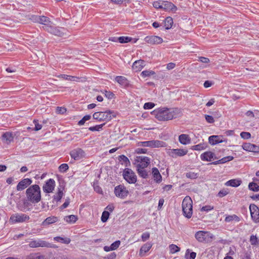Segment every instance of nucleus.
Listing matches in <instances>:
<instances>
[{"label": "nucleus", "instance_id": "nucleus-1", "mask_svg": "<svg viewBox=\"0 0 259 259\" xmlns=\"http://www.w3.org/2000/svg\"><path fill=\"white\" fill-rule=\"evenodd\" d=\"M152 114L159 121L171 120L176 117L174 110L167 108L154 110Z\"/></svg>", "mask_w": 259, "mask_h": 259}, {"label": "nucleus", "instance_id": "nucleus-2", "mask_svg": "<svg viewBox=\"0 0 259 259\" xmlns=\"http://www.w3.org/2000/svg\"><path fill=\"white\" fill-rule=\"evenodd\" d=\"M27 199L32 203H38L41 199L40 189L38 185H34L26 191Z\"/></svg>", "mask_w": 259, "mask_h": 259}, {"label": "nucleus", "instance_id": "nucleus-3", "mask_svg": "<svg viewBox=\"0 0 259 259\" xmlns=\"http://www.w3.org/2000/svg\"><path fill=\"white\" fill-rule=\"evenodd\" d=\"M93 117L98 121L107 122L110 121L113 117H116V115L113 111L107 110L104 112H96L93 114Z\"/></svg>", "mask_w": 259, "mask_h": 259}, {"label": "nucleus", "instance_id": "nucleus-4", "mask_svg": "<svg viewBox=\"0 0 259 259\" xmlns=\"http://www.w3.org/2000/svg\"><path fill=\"white\" fill-rule=\"evenodd\" d=\"M182 207L183 215L188 219L191 218L193 213V206L192 200L189 196H186L183 199Z\"/></svg>", "mask_w": 259, "mask_h": 259}, {"label": "nucleus", "instance_id": "nucleus-5", "mask_svg": "<svg viewBox=\"0 0 259 259\" xmlns=\"http://www.w3.org/2000/svg\"><path fill=\"white\" fill-rule=\"evenodd\" d=\"M195 237L200 242L208 243L212 241L213 235L209 232L199 231L196 233Z\"/></svg>", "mask_w": 259, "mask_h": 259}, {"label": "nucleus", "instance_id": "nucleus-6", "mask_svg": "<svg viewBox=\"0 0 259 259\" xmlns=\"http://www.w3.org/2000/svg\"><path fill=\"white\" fill-rule=\"evenodd\" d=\"M124 179L129 184H135L137 182V176L131 169L125 168L122 174Z\"/></svg>", "mask_w": 259, "mask_h": 259}, {"label": "nucleus", "instance_id": "nucleus-7", "mask_svg": "<svg viewBox=\"0 0 259 259\" xmlns=\"http://www.w3.org/2000/svg\"><path fill=\"white\" fill-rule=\"evenodd\" d=\"M139 144L140 146L149 147L151 148L164 147L166 146L165 142L159 140H151L141 142Z\"/></svg>", "mask_w": 259, "mask_h": 259}, {"label": "nucleus", "instance_id": "nucleus-8", "mask_svg": "<svg viewBox=\"0 0 259 259\" xmlns=\"http://www.w3.org/2000/svg\"><path fill=\"white\" fill-rule=\"evenodd\" d=\"M44 30L51 34L60 37L64 36V31L65 30L64 28L57 27L52 24H51L50 26H46V27H44Z\"/></svg>", "mask_w": 259, "mask_h": 259}, {"label": "nucleus", "instance_id": "nucleus-9", "mask_svg": "<svg viewBox=\"0 0 259 259\" xmlns=\"http://www.w3.org/2000/svg\"><path fill=\"white\" fill-rule=\"evenodd\" d=\"M29 219V217L25 214L17 213L11 216L10 221L13 223H23L27 222Z\"/></svg>", "mask_w": 259, "mask_h": 259}, {"label": "nucleus", "instance_id": "nucleus-10", "mask_svg": "<svg viewBox=\"0 0 259 259\" xmlns=\"http://www.w3.org/2000/svg\"><path fill=\"white\" fill-rule=\"evenodd\" d=\"M135 161L139 163L137 167L146 168L150 163V159L146 156H136Z\"/></svg>", "mask_w": 259, "mask_h": 259}, {"label": "nucleus", "instance_id": "nucleus-11", "mask_svg": "<svg viewBox=\"0 0 259 259\" xmlns=\"http://www.w3.org/2000/svg\"><path fill=\"white\" fill-rule=\"evenodd\" d=\"M114 193L116 196L123 199L127 196L128 191L124 186L119 185L115 187Z\"/></svg>", "mask_w": 259, "mask_h": 259}, {"label": "nucleus", "instance_id": "nucleus-12", "mask_svg": "<svg viewBox=\"0 0 259 259\" xmlns=\"http://www.w3.org/2000/svg\"><path fill=\"white\" fill-rule=\"evenodd\" d=\"M70 156L75 160H78L85 157V152L81 148H76L70 152Z\"/></svg>", "mask_w": 259, "mask_h": 259}, {"label": "nucleus", "instance_id": "nucleus-13", "mask_svg": "<svg viewBox=\"0 0 259 259\" xmlns=\"http://www.w3.org/2000/svg\"><path fill=\"white\" fill-rule=\"evenodd\" d=\"M55 182L54 179H49L44 184L42 187L43 191L47 193H50L54 190Z\"/></svg>", "mask_w": 259, "mask_h": 259}, {"label": "nucleus", "instance_id": "nucleus-14", "mask_svg": "<svg viewBox=\"0 0 259 259\" xmlns=\"http://www.w3.org/2000/svg\"><path fill=\"white\" fill-rule=\"evenodd\" d=\"M251 217L255 222H259V208L255 204H250L249 206Z\"/></svg>", "mask_w": 259, "mask_h": 259}, {"label": "nucleus", "instance_id": "nucleus-15", "mask_svg": "<svg viewBox=\"0 0 259 259\" xmlns=\"http://www.w3.org/2000/svg\"><path fill=\"white\" fill-rule=\"evenodd\" d=\"M145 40L150 45H157L163 42V39L161 37L155 35L147 36L145 38Z\"/></svg>", "mask_w": 259, "mask_h": 259}, {"label": "nucleus", "instance_id": "nucleus-16", "mask_svg": "<svg viewBox=\"0 0 259 259\" xmlns=\"http://www.w3.org/2000/svg\"><path fill=\"white\" fill-rule=\"evenodd\" d=\"M209 143L214 145L219 143L227 142V140L223 137V136H211L208 138Z\"/></svg>", "mask_w": 259, "mask_h": 259}, {"label": "nucleus", "instance_id": "nucleus-17", "mask_svg": "<svg viewBox=\"0 0 259 259\" xmlns=\"http://www.w3.org/2000/svg\"><path fill=\"white\" fill-rule=\"evenodd\" d=\"M161 6V9H163L166 11L176 12L177 10V8L175 5L168 1H162Z\"/></svg>", "mask_w": 259, "mask_h": 259}, {"label": "nucleus", "instance_id": "nucleus-18", "mask_svg": "<svg viewBox=\"0 0 259 259\" xmlns=\"http://www.w3.org/2000/svg\"><path fill=\"white\" fill-rule=\"evenodd\" d=\"M29 245L32 248H36L38 247H50V243L41 240H32L29 242Z\"/></svg>", "mask_w": 259, "mask_h": 259}, {"label": "nucleus", "instance_id": "nucleus-19", "mask_svg": "<svg viewBox=\"0 0 259 259\" xmlns=\"http://www.w3.org/2000/svg\"><path fill=\"white\" fill-rule=\"evenodd\" d=\"M32 181L30 179L26 178L19 182L17 186V191H22L29 186Z\"/></svg>", "mask_w": 259, "mask_h": 259}, {"label": "nucleus", "instance_id": "nucleus-20", "mask_svg": "<svg viewBox=\"0 0 259 259\" xmlns=\"http://www.w3.org/2000/svg\"><path fill=\"white\" fill-rule=\"evenodd\" d=\"M170 151L169 154L172 157L178 156H183L187 154L188 151L182 149H169Z\"/></svg>", "mask_w": 259, "mask_h": 259}, {"label": "nucleus", "instance_id": "nucleus-21", "mask_svg": "<svg viewBox=\"0 0 259 259\" xmlns=\"http://www.w3.org/2000/svg\"><path fill=\"white\" fill-rule=\"evenodd\" d=\"M242 148L246 151L253 152H259V146L250 143H244Z\"/></svg>", "mask_w": 259, "mask_h": 259}, {"label": "nucleus", "instance_id": "nucleus-22", "mask_svg": "<svg viewBox=\"0 0 259 259\" xmlns=\"http://www.w3.org/2000/svg\"><path fill=\"white\" fill-rule=\"evenodd\" d=\"M200 158L202 160L206 161H211L212 159H217L214 153L211 151H207L202 153L200 155Z\"/></svg>", "mask_w": 259, "mask_h": 259}, {"label": "nucleus", "instance_id": "nucleus-23", "mask_svg": "<svg viewBox=\"0 0 259 259\" xmlns=\"http://www.w3.org/2000/svg\"><path fill=\"white\" fill-rule=\"evenodd\" d=\"M64 188V186L63 185L60 184L59 187L57 189V193L53 196V202L54 201L58 202L61 200L64 194L63 192Z\"/></svg>", "mask_w": 259, "mask_h": 259}, {"label": "nucleus", "instance_id": "nucleus-24", "mask_svg": "<svg viewBox=\"0 0 259 259\" xmlns=\"http://www.w3.org/2000/svg\"><path fill=\"white\" fill-rule=\"evenodd\" d=\"M115 80L120 85L124 88H127L130 85L129 81L124 76H117L115 77Z\"/></svg>", "mask_w": 259, "mask_h": 259}, {"label": "nucleus", "instance_id": "nucleus-25", "mask_svg": "<svg viewBox=\"0 0 259 259\" xmlns=\"http://www.w3.org/2000/svg\"><path fill=\"white\" fill-rule=\"evenodd\" d=\"M145 66V62L143 60H139L135 61L133 65V69L135 71H139Z\"/></svg>", "mask_w": 259, "mask_h": 259}, {"label": "nucleus", "instance_id": "nucleus-26", "mask_svg": "<svg viewBox=\"0 0 259 259\" xmlns=\"http://www.w3.org/2000/svg\"><path fill=\"white\" fill-rule=\"evenodd\" d=\"M152 174L154 181L156 183H160L162 181V176L156 167L152 168Z\"/></svg>", "mask_w": 259, "mask_h": 259}, {"label": "nucleus", "instance_id": "nucleus-27", "mask_svg": "<svg viewBox=\"0 0 259 259\" xmlns=\"http://www.w3.org/2000/svg\"><path fill=\"white\" fill-rule=\"evenodd\" d=\"M152 244L150 242H147L144 244L141 247L139 251V255L140 256H143L144 254L147 252L150 248L152 247Z\"/></svg>", "mask_w": 259, "mask_h": 259}, {"label": "nucleus", "instance_id": "nucleus-28", "mask_svg": "<svg viewBox=\"0 0 259 259\" xmlns=\"http://www.w3.org/2000/svg\"><path fill=\"white\" fill-rule=\"evenodd\" d=\"M233 159H234V157H233L232 156H228L226 157H224L223 158H222L219 160L209 163L208 164V165H211V164L217 165L219 164H223L227 162L231 161Z\"/></svg>", "mask_w": 259, "mask_h": 259}, {"label": "nucleus", "instance_id": "nucleus-29", "mask_svg": "<svg viewBox=\"0 0 259 259\" xmlns=\"http://www.w3.org/2000/svg\"><path fill=\"white\" fill-rule=\"evenodd\" d=\"M2 140L7 143H10L13 141L14 137L13 134L10 132H6L2 135Z\"/></svg>", "mask_w": 259, "mask_h": 259}, {"label": "nucleus", "instance_id": "nucleus-30", "mask_svg": "<svg viewBox=\"0 0 259 259\" xmlns=\"http://www.w3.org/2000/svg\"><path fill=\"white\" fill-rule=\"evenodd\" d=\"M59 221L58 217H49L46 218L45 221L42 222V225L43 226H47L54 223H56Z\"/></svg>", "mask_w": 259, "mask_h": 259}, {"label": "nucleus", "instance_id": "nucleus-31", "mask_svg": "<svg viewBox=\"0 0 259 259\" xmlns=\"http://www.w3.org/2000/svg\"><path fill=\"white\" fill-rule=\"evenodd\" d=\"M179 142L183 144L187 145L190 143L191 140L188 135L182 134L179 137Z\"/></svg>", "mask_w": 259, "mask_h": 259}, {"label": "nucleus", "instance_id": "nucleus-32", "mask_svg": "<svg viewBox=\"0 0 259 259\" xmlns=\"http://www.w3.org/2000/svg\"><path fill=\"white\" fill-rule=\"evenodd\" d=\"M145 168L137 167V171L139 176L143 179H147L149 176V172Z\"/></svg>", "mask_w": 259, "mask_h": 259}, {"label": "nucleus", "instance_id": "nucleus-33", "mask_svg": "<svg viewBox=\"0 0 259 259\" xmlns=\"http://www.w3.org/2000/svg\"><path fill=\"white\" fill-rule=\"evenodd\" d=\"M164 25L162 27V29L165 28V29H169L171 28L173 24V19L170 17H166L164 21Z\"/></svg>", "mask_w": 259, "mask_h": 259}, {"label": "nucleus", "instance_id": "nucleus-34", "mask_svg": "<svg viewBox=\"0 0 259 259\" xmlns=\"http://www.w3.org/2000/svg\"><path fill=\"white\" fill-rule=\"evenodd\" d=\"M39 23L42 24L44 25L43 26V28L46 27V26H50L51 24H52V22H51L50 20V19L45 16H41L40 17V20L39 21Z\"/></svg>", "mask_w": 259, "mask_h": 259}, {"label": "nucleus", "instance_id": "nucleus-35", "mask_svg": "<svg viewBox=\"0 0 259 259\" xmlns=\"http://www.w3.org/2000/svg\"><path fill=\"white\" fill-rule=\"evenodd\" d=\"M54 240L57 242H61L65 244H68L70 243L71 240L70 238L67 237H61L60 236L55 237L54 238Z\"/></svg>", "mask_w": 259, "mask_h": 259}, {"label": "nucleus", "instance_id": "nucleus-36", "mask_svg": "<svg viewBox=\"0 0 259 259\" xmlns=\"http://www.w3.org/2000/svg\"><path fill=\"white\" fill-rule=\"evenodd\" d=\"M241 183V181L238 180L233 179L227 181L226 183V185L234 187L239 186Z\"/></svg>", "mask_w": 259, "mask_h": 259}, {"label": "nucleus", "instance_id": "nucleus-37", "mask_svg": "<svg viewBox=\"0 0 259 259\" xmlns=\"http://www.w3.org/2000/svg\"><path fill=\"white\" fill-rule=\"evenodd\" d=\"M77 217L75 215H69L64 218V220L68 223H74L77 220Z\"/></svg>", "mask_w": 259, "mask_h": 259}, {"label": "nucleus", "instance_id": "nucleus-38", "mask_svg": "<svg viewBox=\"0 0 259 259\" xmlns=\"http://www.w3.org/2000/svg\"><path fill=\"white\" fill-rule=\"evenodd\" d=\"M225 221L226 222H230L232 221L239 222L240 221V219L236 214H233L227 216L225 219Z\"/></svg>", "mask_w": 259, "mask_h": 259}, {"label": "nucleus", "instance_id": "nucleus-39", "mask_svg": "<svg viewBox=\"0 0 259 259\" xmlns=\"http://www.w3.org/2000/svg\"><path fill=\"white\" fill-rule=\"evenodd\" d=\"M118 160L120 162L122 161L125 166H128L131 164V162L128 158L124 155H119L118 157Z\"/></svg>", "mask_w": 259, "mask_h": 259}, {"label": "nucleus", "instance_id": "nucleus-40", "mask_svg": "<svg viewBox=\"0 0 259 259\" xmlns=\"http://www.w3.org/2000/svg\"><path fill=\"white\" fill-rule=\"evenodd\" d=\"M196 256V253L194 252H191L189 249H187L185 253L186 259H195Z\"/></svg>", "mask_w": 259, "mask_h": 259}, {"label": "nucleus", "instance_id": "nucleus-41", "mask_svg": "<svg viewBox=\"0 0 259 259\" xmlns=\"http://www.w3.org/2000/svg\"><path fill=\"white\" fill-rule=\"evenodd\" d=\"M207 147L206 144L204 143H200L198 145H194L192 146L191 149L193 150L200 151L205 149Z\"/></svg>", "mask_w": 259, "mask_h": 259}, {"label": "nucleus", "instance_id": "nucleus-42", "mask_svg": "<svg viewBox=\"0 0 259 259\" xmlns=\"http://www.w3.org/2000/svg\"><path fill=\"white\" fill-rule=\"evenodd\" d=\"M186 177L192 180L197 179L199 176L198 173H196L193 171H189L186 173Z\"/></svg>", "mask_w": 259, "mask_h": 259}, {"label": "nucleus", "instance_id": "nucleus-43", "mask_svg": "<svg viewBox=\"0 0 259 259\" xmlns=\"http://www.w3.org/2000/svg\"><path fill=\"white\" fill-rule=\"evenodd\" d=\"M170 253L174 254L180 251V248L175 244H170L169 246Z\"/></svg>", "mask_w": 259, "mask_h": 259}, {"label": "nucleus", "instance_id": "nucleus-44", "mask_svg": "<svg viewBox=\"0 0 259 259\" xmlns=\"http://www.w3.org/2000/svg\"><path fill=\"white\" fill-rule=\"evenodd\" d=\"M248 188L252 191H259V186L255 183H250L248 185Z\"/></svg>", "mask_w": 259, "mask_h": 259}, {"label": "nucleus", "instance_id": "nucleus-45", "mask_svg": "<svg viewBox=\"0 0 259 259\" xmlns=\"http://www.w3.org/2000/svg\"><path fill=\"white\" fill-rule=\"evenodd\" d=\"M106 124V122L99 124L97 125L94 126H91L89 128V130L91 131L94 132V131H100L101 129L102 128L103 126L105 125Z\"/></svg>", "mask_w": 259, "mask_h": 259}, {"label": "nucleus", "instance_id": "nucleus-46", "mask_svg": "<svg viewBox=\"0 0 259 259\" xmlns=\"http://www.w3.org/2000/svg\"><path fill=\"white\" fill-rule=\"evenodd\" d=\"M132 38L128 36H120L119 37V42L121 44L127 43L131 41Z\"/></svg>", "mask_w": 259, "mask_h": 259}, {"label": "nucleus", "instance_id": "nucleus-47", "mask_svg": "<svg viewBox=\"0 0 259 259\" xmlns=\"http://www.w3.org/2000/svg\"><path fill=\"white\" fill-rule=\"evenodd\" d=\"M110 213L107 211H104L102 213V216H101V221L103 223H105L107 221L109 217Z\"/></svg>", "mask_w": 259, "mask_h": 259}, {"label": "nucleus", "instance_id": "nucleus-48", "mask_svg": "<svg viewBox=\"0 0 259 259\" xmlns=\"http://www.w3.org/2000/svg\"><path fill=\"white\" fill-rule=\"evenodd\" d=\"M155 73L154 71L152 70H144L142 72L141 76L143 77H146L148 76H150L151 75L155 74Z\"/></svg>", "mask_w": 259, "mask_h": 259}, {"label": "nucleus", "instance_id": "nucleus-49", "mask_svg": "<svg viewBox=\"0 0 259 259\" xmlns=\"http://www.w3.org/2000/svg\"><path fill=\"white\" fill-rule=\"evenodd\" d=\"M91 116L90 115H86L83 116V117L78 121V124L79 125H82L84 124L85 122L87 120H89L91 119Z\"/></svg>", "mask_w": 259, "mask_h": 259}, {"label": "nucleus", "instance_id": "nucleus-50", "mask_svg": "<svg viewBox=\"0 0 259 259\" xmlns=\"http://www.w3.org/2000/svg\"><path fill=\"white\" fill-rule=\"evenodd\" d=\"M102 93L105 94L106 97L108 99H112L114 98V94L110 91L104 90Z\"/></svg>", "mask_w": 259, "mask_h": 259}, {"label": "nucleus", "instance_id": "nucleus-51", "mask_svg": "<svg viewBox=\"0 0 259 259\" xmlns=\"http://www.w3.org/2000/svg\"><path fill=\"white\" fill-rule=\"evenodd\" d=\"M229 191H228L227 189H223L219 191L217 195V196L222 198L227 195Z\"/></svg>", "mask_w": 259, "mask_h": 259}, {"label": "nucleus", "instance_id": "nucleus-52", "mask_svg": "<svg viewBox=\"0 0 259 259\" xmlns=\"http://www.w3.org/2000/svg\"><path fill=\"white\" fill-rule=\"evenodd\" d=\"M68 168L69 166L66 163H63L59 167V170L61 172H65L68 169Z\"/></svg>", "mask_w": 259, "mask_h": 259}, {"label": "nucleus", "instance_id": "nucleus-53", "mask_svg": "<svg viewBox=\"0 0 259 259\" xmlns=\"http://www.w3.org/2000/svg\"><path fill=\"white\" fill-rule=\"evenodd\" d=\"M250 242L253 245H256L258 243L256 236L253 235L250 236Z\"/></svg>", "mask_w": 259, "mask_h": 259}, {"label": "nucleus", "instance_id": "nucleus-54", "mask_svg": "<svg viewBox=\"0 0 259 259\" xmlns=\"http://www.w3.org/2000/svg\"><path fill=\"white\" fill-rule=\"evenodd\" d=\"M57 77L59 78H62L64 79L68 80H72V79L75 77L74 76L67 75L66 74H60L59 75H58Z\"/></svg>", "mask_w": 259, "mask_h": 259}, {"label": "nucleus", "instance_id": "nucleus-55", "mask_svg": "<svg viewBox=\"0 0 259 259\" xmlns=\"http://www.w3.org/2000/svg\"><path fill=\"white\" fill-rule=\"evenodd\" d=\"M240 136L244 139H248L251 137V134L248 132H242L240 133Z\"/></svg>", "mask_w": 259, "mask_h": 259}, {"label": "nucleus", "instance_id": "nucleus-56", "mask_svg": "<svg viewBox=\"0 0 259 259\" xmlns=\"http://www.w3.org/2000/svg\"><path fill=\"white\" fill-rule=\"evenodd\" d=\"M155 106V104L152 102H147L145 103L144 108L145 109H150Z\"/></svg>", "mask_w": 259, "mask_h": 259}, {"label": "nucleus", "instance_id": "nucleus-57", "mask_svg": "<svg viewBox=\"0 0 259 259\" xmlns=\"http://www.w3.org/2000/svg\"><path fill=\"white\" fill-rule=\"evenodd\" d=\"M120 244V241L119 240L116 241L111 244V248L113 250H115L119 246Z\"/></svg>", "mask_w": 259, "mask_h": 259}, {"label": "nucleus", "instance_id": "nucleus-58", "mask_svg": "<svg viewBox=\"0 0 259 259\" xmlns=\"http://www.w3.org/2000/svg\"><path fill=\"white\" fill-rule=\"evenodd\" d=\"M40 16H36V15H31L29 19L33 22L39 23V21L40 20Z\"/></svg>", "mask_w": 259, "mask_h": 259}, {"label": "nucleus", "instance_id": "nucleus-59", "mask_svg": "<svg viewBox=\"0 0 259 259\" xmlns=\"http://www.w3.org/2000/svg\"><path fill=\"white\" fill-rule=\"evenodd\" d=\"M70 203V199L69 198H67L65 202L60 206V208L62 210L68 207Z\"/></svg>", "mask_w": 259, "mask_h": 259}, {"label": "nucleus", "instance_id": "nucleus-60", "mask_svg": "<svg viewBox=\"0 0 259 259\" xmlns=\"http://www.w3.org/2000/svg\"><path fill=\"white\" fill-rule=\"evenodd\" d=\"M205 117L206 121L209 123H212L214 122L213 117L211 115H205Z\"/></svg>", "mask_w": 259, "mask_h": 259}, {"label": "nucleus", "instance_id": "nucleus-61", "mask_svg": "<svg viewBox=\"0 0 259 259\" xmlns=\"http://www.w3.org/2000/svg\"><path fill=\"white\" fill-rule=\"evenodd\" d=\"M33 122L35 124L34 130L35 131H38L41 129L42 125L38 123V120H34Z\"/></svg>", "mask_w": 259, "mask_h": 259}, {"label": "nucleus", "instance_id": "nucleus-62", "mask_svg": "<svg viewBox=\"0 0 259 259\" xmlns=\"http://www.w3.org/2000/svg\"><path fill=\"white\" fill-rule=\"evenodd\" d=\"M150 237V233L148 232H145L142 235L141 238L143 241H146Z\"/></svg>", "mask_w": 259, "mask_h": 259}, {"label": "nucleus", "instance_id": "nucleus-63", "mask_svg": "<svg viewBox=\"0 0 259 259\" xmlns=\"http://www.w3.org/2000/svg\"><path fill=\"white\" fill-rule=\"evenodd\" d=\"M147 152V149L144 148H138L135 150V153L137 154L146 153Z\"/></svg>", "mask_w": 259, "mask_h": 259}, {"label": "nucleus", "instance_id": "nucleus-64", "mask_svg": "<svg viewBox=\"0 0 259 259\" xmlns=\"http://www.w3.org/2000/svg\"><path fill=\"white\" fill-rule=\"evenodd\" d=\"M161 1H158L154 2L153 4V7L156 9H161Z\"/></svg>", "mask_w": 259, "mask_h": 259}]
</instances>
